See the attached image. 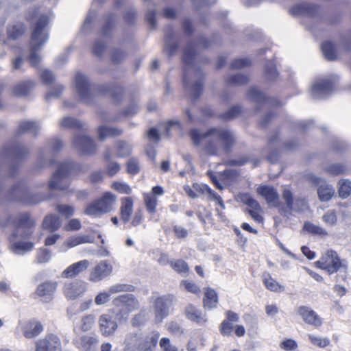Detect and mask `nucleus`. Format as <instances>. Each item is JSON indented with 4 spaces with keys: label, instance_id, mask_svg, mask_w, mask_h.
<instances>
[{
    "label": "nucleus",
    "instance_id": "1",
    "mask_svg": "<svg viewBox=\"0 0 351 351\" xmlns=\"http://www.w3.org/2000/svg\"><path fill=\"white\" fill-rule=\"evenodd\" d=\"M195 56V45L190 41L184 49L182 58L184 64L182 83L194 99L199 98L202 93L204 78L203 71L193 66Z\"/></svg>",
    "mask_w": 351,
    "mask_h": 351
},
{
    "label": "nucleus",
    "instance_id": "2",
    "mask_svg": "<svg viewBox=\"0 0 351 351\" xmlns=\"http://www.w3.org/2000/svg\"><path fill=\"white\" fill-rule=\"evenodd\" d=\"M49 21L50 16L49 14H41L32 27L30 53L28 60L32 66H37L40 63L41 58L37 51L49 40V33L47 26Z\"/></svg>",
    "mask_w": 351,
    "mask_h": 351
},
{
    "label": "nucleus",
    "instance_id": "3",
    "mask_svg": "<svg viewBox=\"0 0 351 351\" xmlns=\"http://www.w3.org/2000/svg\"><path fill=\"white\" fill-rule=\"evenodd\" d=\"M189 136L195 146L199 145L204 138L210 136H216L219 140L222 149L226 154L230 153L237 143L234 133L230 130L221 128H212L203 133L197 129H192L189 132Z\"/></svg>",
    "mask_w": 351,
    "mask_h": 351
},
{
    "label": "nucleus",
    "instance_id": "4",
    "mask_svg": "<svg viewBox=\"0 0 351 351\" xmlns=\"http://www.w3.org/2000/svg\"><path fill=\"white\" fill-rule=\"evenodd\" d=\"M73 171H81L82 166L71 160H66L58 165L57 171L53 174L49 184L50 189L66 190L69 184V176Z\"/></svg>",
    "mask_w": 351,
    "mask_h": 351
},
{
    "label": "nucleus",
    "instance_id": "5",
    "mask_svg": "<svg viewBox=\"0 0 351 351\" xmlns=\"http://www.w3.org/2000/svg\"><path fill=\"white\" fill-rule=\"evenodd\" d=\"M11 217L10 226L14 228V230L9 237L10 241H13L18 238L27 239L33 233L32 228L35 225V221L28 213H21L16 217Z\"/></svg>",
    "mask_w": 351,
    "mask_h": 351
},
{
    "label": "nucleus",
    "instance_id": "6",
    "mask_svg": "<svg viewBox=\"0 0 351 351\" xmlns=\"http://www.w3.org/2000/svg\"><path fill=\"white\" fill-rule=\"evenodd\" d=\"M9 199L23 203L25 205H34L44 201L45 197L40 193H32L22 183L14 186L10 191Z\"/></svg>",
    "mask_w": 351,
    "mask_h": 351
},
{
    "label": "nucleus",
    "instance_id": "7",
    "mask_svg": "<svg viewBox=\"0 0 351 351\" xmlns=\"http://www.w3.org/2000/svg\"><path fill=\"white\" fill-rule=\"evenodd\" d=\"M113 305L118 308L117 316L124 321L127 320L129 314L138 309L139 302L131 293H125L115 298L112 301Z\"/></svg>",
    "mask_w": 351,
    "mask_h": 351
},
{
    "label": "nucleus",
    "instance_id": "8",
    "mask_svg": "<svg viewBox=\"0 0 351 351\" xmlns=\"http://www.w3.org/2000/svg\"><path fill=\"white\" fill-rule=\"evenodd\" d=\"M116 202V197L110 192L105 193L102 197L90 203L84 213L87 215L97 217L107 213L112 210Z\"/></svg>",
    "mask_w": 351,
    "mask_h": 351
},
{
    "label": "nucleus",
    "instance_id": "9",
    "mask_svg": "<svg viewBox=\"0 0 351 351\" xmlns=\"http://www.w3.org/2000/svg\"><path fill=\"white\" fill-rule=\"evenodd\" d=\"M177 298L172 294H167L157 298L154 304L155 320L161 323L169 315Z\"/></svg>",
    "mask_w": 351,
    "mask_h": 351
},
{
    "label": "nucleus",
    "instance_id": "10",
    "mask_svg": "<svg viewBox=\"0 0 351 351\" xmlns=\"http://www.w3.org/2000/svg\"><path fill=\"white\" fill-rule=\"evenodd\" d=\"M75 86L81 101L90 104L93 99L94 88L90 84L88 77L82 73H77L75 78Z\"/></svg>",
    "mask_w": 351,
    "mask_h": 351
},
{
    "label": "nucleus",
    "instance_id": "11",
    "mask_svg": "<svg viewBox=\"0 0 351 351\" xmlns=\"http://www.w3.org/2000/svg\"><path fill=\"white\" fill-rule=\"evenodd\" d=\"M336 77L317 80L312 86V96L315 99H323L328 97L333 90Z\"/></svg>",
    "mask_w": 351,
    "mask_h": 351
},
{
    "label": "nucleus",
    "instance_id": "12",
    "mask_svg": "<svg viewBox=\"0 0 351 351\" xmlns=\"http://www.w3.org/2000/svg\"><path fill=\"white\" fill-rule=\"evenodd\" d=\"M317 267L326 270L329 274L337 272L343 267L336 252L328 251L325 256H322L315 263Z\"/></svg>",
    "mask_w": 351,
    "mask_h": 351
},
{
    "label": "nucleus",
    "instance_id": "13",
    "mask_svg": "<svg viewBox=\"0 0 351 351\" xmlns=\"http://www.w3.org/2000/svg\"><path fill=\"white\" fill-rule=\"evenodd\" d=\"M73 144L81 155L90 156L95 154L96 145L93 140L88 136L76 134L73 138Z\"/></svg>",
    "mask_w": 351,
    "mask_h": 351
},
{
    "label": "nucleus",
    "instance_id": "14",
    "mask_svg": "<svg viewBox=\"0 0 351 351\" xmlns=\"http://www.w3.org/2000/svg\"><path fill=\"white\" fill-rule=\"evenodd\" d=\"M35 351H62L60 339L54 334H49L36 341Z\"/></svg>",
    "mask_w": 351,
    "mask_h": 351
},
{
    "label": "nucleus",
    "instance_id": "15",
    "mask_svg": "<svg viewBox=\"0 0 351 351\" xmlns=\"http://www.w3.org/2000/svg\"><path fill=\"white\" fill-rule=\"evenodd\" d=\"M98 324L100 333L105 337L114 335L119 327L116 318L110 314L100 315Z\"/></svg>",
    "mask_w": 351,
    "mask_h": 351
},
{
    "label": "nucleus",
    "instance_id": "16",
    "mask_svg": "<svg viewBox=\"0 0 351 351\" xmlns=\"http://www.w3.org/2000/svg\"><path fill=\"white\" fill-rule=\"evenodd\" d=\"M134 290V287L128 284H116L111 286L108 292H101L95 298V302L97 305L104 304L109 301L112 294L119 292H131Z\"/></svg>",
    "mask_w": 351,
    "mask_h": 351
},
{
    "label": "nucleus",
    "instance_id": "17",
    "mask_svg": "<svg viewBox=\"0 0 351 351\" xmlns=\"http://www.w3.org/2000/svg\"><path fill=\"white\" fill-rule=\"evenodd\" d=\"M247 97L254 102L257 104L256 110H260V106L263 104L269 106H278L280 104L278 100L276 98L267 97L257 87H252L247 92Z\"/></svg>",
    "mask_w": 351,
    "mask_h": 351
},
{
    "label": "nucleus",
    "instance_id": "18",
    "mask_svg": "<svg viewBox=\"0 0 351 351\" xmlns=\"http://www.w3.org/2000/svg\"><path fill=\"white\" fill-rule=\"evenodd\" d=\"M57 282L46 281L40 284L36 290V295L44 303L50 302L53 298V294L57 289Z\"/></svg>",
    "mask_w": 351,
    "mask_h": 351
},
{
    "label": "nucleus",
    "instance_id": "19",
    "mask_svg": "<svg viewBox=\"0 0 351 351\" xmlns=\"http://www.w3.org/2000/svg\"><path fill=\"white\" fill-rule=\"evenodd\" d=\"M112 272V265L107 261H101L94 268H93L89 280L98 282L109 276Z\"/></svg>",
    "mask_w": 351,
    "mask_h": 351
},
{
    "label": "nucleus",
    "instance_id": "20",
    "mask_svg": "<svg viewBox=\"0 0 351 351\" xmlns=\"http://www.w3.org/2000/svg\"><path fill=\"white\" fill-rule=\"evenodd\" d=\"M297 314L302 318L305 323L316 328L322 324V318L309 306H299L297 309Z\"/></svg>",
    "mask_w": 351,
    "mask_h": 351
},
{
    "label": "nucleus",
    "instance_id": "21",
    "mask_svg": "<svg viewBox=\"0 0 351 351\" xmlns=\"http://www.w3.org/2000/svg\"><path fill=\"white\" fill-rule=\"evenodd\" d=\"M86 291V286L83 282L73 281L64 284L63 291L66 299L74 300L81 296Z\"/></svg>",
    "mask_w": 351,
    "mask_h": 351
},
{
    "label": "nucleus",
    "instance_id": "22",
    "mask_svg": "<svg viewBox=\"0 0 351 351\" xmlns=\"http://www.w3.org/2000/svg\"><path fill=\"white\" fill-rule=\"evenodd\" d=\"M178 48L179 41L177 38H176L173 27L168 25L165 29L164 51L171 57L176 54Z\"/></svg>",
    "mask_w": 351,
    "mask_h": 351
},
{
    "label": "nucleus",
    "instance_id": "23",
    "mask_svg": "<svg viewBox=\"0 0 351 351\" xmlns=\"http://www.w3.org/2000/svg\"><path fill=\"white\" fill-rule=\"evenodd\" d=\"M159 337L160 333L156 331H152L146 335L142 333L137 351H154Z\"/></svg>",
    "mask_w": 351,
    "mask_h": 351
},
{
    "label": "nucleus",
    "instance_id": "24",
    "mask_svg": "<svg viewBox=\"0 0 351 351\" xmlns=\"http://www.w3.org/2000/svg\"><path fill=\"white\" fill-rule=\"evenodd\" d=\"M257 193L265 199L269 206H279V195L274 187L267 185L261 186L257 189Z\"/></svg>",
    "mask_w": 351,
    "mask_h": 351
},
{
    "label": "nucleus",
    "instance_id": "25",
    "mask_svg": "<svg viewBox=\"0 0 351 351\" xmlns=\"http://www.w3.org/2000/svg\"><path fill=\"white\" fill-rule=\"evenodd\" d=\"M73 343L80 351H95L99 339L95 336L83 335L80 339H73Z\"/></svg>",
    "mask_w": 351,
    "mask_h": 351
},
{
    "label": "nucleus",
    "instance_id": "26",
    "mask_svg": "<svg viewBox=\"0 0 351 351\" xmlns=\"http://www.w3.org/2000/svg\"><path fill=\"white\" fill-rule=\"evenodd\" d=\"M90 265L88 260L84 259L66 267L62 273V277L74 278L87 269Z\"/></svg>",
    "mask_w": 351,
    "mask_h": 351
},
{
    "label": "nucleus",
    "instance_id": "27",
    "mask_svg": "<svg viewBox=\"0 0 351 351\" xmlns=\"http://www.w3.org/2000/svg\"><path fill=\"white\" fill-rule=\"evenodd\" d=\"M99 92L102 94H110L116 102L122 100L124 89L114 83H107L99 86Z\"/></svg>",
    "mask_w": 351,
    "mask_h": 351
},
{
    "label": "nucleus",
    "instance_id": "28",
    "mask_svg": "<svg viewBox=\"0 0 351 351\" xmlns=\"http://www.w3.org/2000/svg\"><path fill=\"white\" fill-rule=\"evenodd\" d=\"M318 12V6L307 3L295 5L290 9V13L293 16L306 15L313 16L316 15Z\"/></svg>",
    "mask_w": 351,
    "mask_h": 351
},
{
    "label": "nucleus",
    "instance_id": "29",
    "mask_svg": "<svg viewBox=\"0 0 351 351\" xmlns=\"http://www.w3.org/2000/svg\"><path fill=\"white\" fill-rule=\"evenodd\" d=\"M141 332H130L125 335L123 341V351H137L141 341Z\"/></svg>",
    "mask_w": 351,
    "mask_h": 351
},
{
    "label": "nucleus",
    "instance_id": "30",
    "mask_svg": "<svg viewBox=\"0 0 351 351\" xmlns=\"http://www.w3.org/2000/svg\"><path fill=\"white\" fill-rule=\"evenodd\" d=\"M23 335L27 339H32L39 335L43 330V324L38 321L29 322L22 328Z\"/></svg>",
    "mask_w": 351,
    "mask_h": 351
},
{
    "label": "nucleus",
    "instance_id": "31",
    "mask_svg": "<svg viewBox=\"0 0 351 351\" xmlns=\"http://www.w3.org/2000/svg\"><path fill=\"white\" fill-rule=\"evenodd\" d=\"M184 314L188 319L197 324H204L207 321L206 315L191 304L186 306Z\"/></svg>",
    "mask_w": 351,
    "mask_h": 351
},
{
    "label": "nucleus",
    "instance_id": "32",
    "mask_svg": "<svg viewBox=\"0 0 351 351\" xmlns=\"http://www.w3.org/2000/svg\"><path fill=\"white\" fill-rule=\"evenodd\" d=\"M40 129V123L37 121H23L21 122L17 130V135L29 133L34 136L38 134Z\"/></svg>",
    "mask_w": 351,
    "mask_h": 351
},
{
    "label": "nucleus",
    "instance_id": "33",
    "mask_svg": "<svg viewBox=\"0 0 351 351\" xmlns=\"http://www.w3.org/2000/svg\"><path fill=\"white\" fill-rule=\"evenodd\" d=\"M206 140L204 145V150L206 153L210 156H217L219 154L222 146L219 140L216 136H210L202 140Z\"/></svg>",
    "mask_w": 351,
    "mask_h": 351
},
{
    "label": "nucleus",
    "instance_id": "34",
    "mask_svg": "<svg viewBox=\"0 0 351 351\" xmlns=\"http://www.w3.org/2000/svg\"><path fill=\"white\" fill-rule=\"evenodd\" d=\"M262 281L265 287L270 291L280 293L285 291V287L272 278L269 272L265 271L263 274Z\"/></svg>",
    "mask_w": 351,
    "mask_h": 351
},
{
    "label": "nucleus",
    "instance_id": "35",
    "mask_svg": "<svg viewBox=\"0 0 351 351\" xmlns=\"http://www.w3.org/2000/svg\"><path fill=\"white\" fill-rule=\"evenodd\" d=\"M42 226L44 230L53 232L61 227L60 219L56 215L49 214L44 218Z\"/></svg>",
    "mask_w": 351,
    "mask_h": 351
},
{
    "label": "nucleus",
    "instance_id": "36",
    "mask_svg": "<svg viewBox=\"0 0 351 351\" xmlns=\"http://www.w3.org/2000/svg\"><path fill=\"white\" fill-rule=\"evenodd\" d=\"M218 304V295L215 290L207 288L203 299V306L206 309L211 310L217 307Z\"/></svg>",
    "mask_w": 351,
    "mask_h": 351
},
{
    "label": "nucleus",
    "instance_id": "37",
    "mask_svg": "<svg viewBox=\"0 0 351 351\" xmlns=\"http://www.w3.org/2000/svg\"><path fill=\"white\" fill-rule=\"evenodd\" d=\"M133 210V200L130 197H123L121 199V219L125 223L130 221Z\"/></svg>",
    "mask_w": 351,
    "mask_h": 351
},
{
    "label": "nucleus",
    "instance_id": "38",
    "mask_svg": "<svg viewBox=\"0 0 351 351\" xmlns=\"http://www.w3.org/2000/svg\"><path fill=\"white\" fill-rule=\"evenodd\" d=\"M35 86L32 80L23 81L15 85L13 88V93L18 97L27 96Z\"/></svg>",
    "mask_w": 351,
    "mask_h": 351
},
{
    "label": "nucleus",
    "instance_id": "39",
    "mask_svg": "<svg viewBox=\"0 0 351 351\" xmlns=\"http://www.w3.org/2000/svg\"><path fill=\"white\" fill-rule=\"evenodd\" d=\"M99 138L104 141L107 137H116L123 134V130L118 128L101 125L97 129Z\"/></svg>",
    "mask_w": 351,
    "mask_h": 351
},
{
    "label": "nucleus",
    "instance_id": "40",
    "mask_svg": "<svg viewBox=\"0 0 351 351\" xmlns=\"http://www.w3.org/2000/svg\"><path fill=\"white\" fill-rule=\"evenodd\" d=\"M116 156L119 158L130 156L132 152V145L125 141H117L114 143Z\"/></svg>",
    "mask_w": 351,
    "mask_h": 351
},
{
    "label": "nucleus",
    "instance_id": "41",
    "mask_svg": "<svg viewBox=\"0 0 351 351\" xmlns=\"http://www.w3.org/2000/svg\"><path fill=\"white\" fill-rule=\"evenodd\" d=\"M317 194L322 202H328L334 196L335 189L332 185L322 183L318 186Z\"/></svg>",
    "mask_w": 351,
    "mask_h": 351
},
{
    "label": "nucleus",
    "instance_id": "42",
    "mask_svg": "<svg viewBox=\"0 0 351 351\" xmlns=\"http://www.w3.org/2000/svg\"><path fill=\"white\" fill-rule=\"evenodd\" d=\"M104 158L109 163L106 167V171L109 176L112 177L116 175L121 169L120 165L117 162H110L112 158V153L110 147H107L104 154Z\"/></svg>",
    "mask_w": 351,
    "mask_h": 351
},
{
    "label": "nucleus",
    "instance_id": "43",
    "mask_svg": "<svg viewBox=\"0 0 351 351\" xmlns=\"http://www.w3.org/2000/svg\"><path fill=\"white\" fill-rule=\"evenodd\" d=\"M26 27L23 23H17L7 27L8 38L12 40H17L23 35Z\"/></svg>",
    "mask_w": 351,
    "mask_h": 351
},
{
    "label": "nucleus",
    "instance_id": "44",
    "mask_svg": "<svg viewBox=\"0 0 351 351\" xmlns=\"http://www.w3.org/2000/svg\"><path fill=\"white\" fill-rule=\"evenodd\" d=\"M11 250L15 254H23L26 252L31 251L34 248V243L29 241H18L15 240L10 241Z\"/></svg>",
    "mask_w": 351,
    "mask_h": 351
},
{
    "label": "nucleus",
    "instance_id": "45",
    "mask_svg": "<svg viewBox=\"0 0 351 351\" xmlns=\"http://www.w3.org/2000/svg\"><path fill=\"white\" fill-rule=\"evenodd\" d=\"M193 187L197 191H199V193H200L208 194V199L211 201H215V202H217L221 198V197L220 195H219L217 193H216L213 190H212L206 184H194Z\"/></svg>",
    "mask_w": 351,
    "mask_h": 351
},
{
    "label": "nucleus",
    "instance_id": "46",
    "mask_svg": "<svg viewBox=\"0 0 351 351\" xmlns=\"http://www.w3.org/2000/svg\"><path fill=\"white\" fill-rule=\"evenodd\" d=\"M115 16L110 14L107 16L105 23L101 29V34L106 38H110L112 36V32L114 27Z\"/></svg>",
    "mask_w": 351,
    "mask_h": 351
},
{
    "label": "nucleus",
    "instance_id": "47",
    "mask_svg": "<svg viewBox=\"0 0 351 351\" xmlns=\"http://www.w3.org/2000/svg\"><path fill=\"white\" fill-rule=\"evenodd\" d=\"M339 195L342 199L348 198L351 194V181L348 179H341L339 181Z\"/></svg>",
    "mask_w": 351,
    "mask_h": 351
},
{
    "label": "nucleus",
    "instance_id": "48",
    "mask_svg": "<svg viewBox=\"0 0 351 351\" xmlns=\"http://www.w3.org/2000/svg\"><path fill=\"white\" fill-rule=\"evenodd\" d=\"M228 85L241 86L249 82V77L246 75L238 73L228 77L226 80Z\"/></svg>",
    "mask_w": 351,
    "mask_h": 351
},
{
    "label": "nucleus",
    "instance_id": "49",
    "mask_svg": "<svg viewBox=\"0 0 351 351\" xmlns=\"http://www.w3.org/2000/svg\"><path fill=\"white\" fill-rule=\"evenodd\" d=\"M92 239L88 235H79L70 237L65 243L69 247H74L83 243H92Z\"/></svg>",
    "mask_w": 351,
    "mask_h": 351
},
{
    "label": "nucleus",
    "instance_id": "50",
    "mask_svg": "<svg viewBox=\"0 0 351 351\" xmlns=\"http://www.w3.org/2000/svg\"><path fill=\"white\" fill-rule=\"evenodd\" d=\"M321 49L324 57L328 60H334L336 58V51L335 45L329 41L324 42Z\"/></svg>",
    "mask_w": 351,
    "mask_h": 351
},
{
    "label": "nucleus",
    "instance_id": "51",
    "mask_svg": "<svg viewBox=\"0 0 351 351\" xmlns=\"http://www.w3.org/2000/svg\"><path fill=\"white\" fill-rule=\"evenodd\" d=\"M84 126L83 122L71 117H66L60 122L61 128L80 129Z\"/></svg>",
    "mask_w": 351,
    "mask_h": 351
},
{
    "label": "nucleus",
    "instance_id": "52",
    "mask_svg": "<svg viewBox=\"0 0 351 351\" xmlns=\"http://www.w3.org/2000/svg\"><path fill=\"white\" fill-rule=\"evenodd\" d=\"M303 228L313 235L326 236L328 234L325 229L311 222H305Z\"/></svg>",
    "mask_w": 351,
    "mask_h": 351
},
{
    "label": "nucleus",
    "instance_id": "53",
    "mask_svg": "<svg viewBox=\"0 0 351 351\" xmlns=\"http://www.w3.org/2000/svg\"><path fill=\"white\" fill-rule=\"evenodd\" d=\"M127 52L120 48H114L110 53L111 62L113 64H118L125 60Z\"/></svg>",
    "mask_w": 351,
    "mask_h": 351
},
{
    "label": "nucleus",
    "instance_id": "54",
    "mask_svg": "<svg viewBox=\"0 0 351 351\" xmlns=\"http://www.w3.org/2000/svg\"><path fill=\"white\" fill-rule=\"evenodd\" d=\"M264 74L268 80H273L277 77L278 73L276 71V65L273 61L269 60L265 64Z\"/></svg>",
    "mask_w": 351,
    "mask_h": 351
},
{
    "label": "nucleus",
    "instance_id": "55",
    "mask_svg": "<svg viewBox=\"0 0 351 351\" xmlns=\"http://www.w3.org/2000/svg\"><path fill=\"white\" fill-rule=\"evenodd\" d=\"M95 322V316L94 315L89 314L84 316L81 319L80 328L84 332L88 331L92 328Z\"/></svg>",
    "mask_w": 351,
    "mask_h": 351
},
{
    "label": "nucleus",
    "instance_id": "56",
    "mask_svg": "<svg viewBox=\"0 0 351 351\" xmlns=\"http://www.w3.org/2000/svg\"><path fill=\"white\" fill-rule=\"evenodd\" d=\"M106 48V43L102 39H97L93 46L92 53L94 56L101 58Z\"/></svg>",
    "mask_w": 351,
    "mask_h": 351
},
{
    "label": "nucleus",
    "instance_id": "57",
    "mask_svg": "<svg viewBox=\"0 0 351 351\" xmlns=\"http://www.w3.org/2000/svg\"><path fill=\"white\" fill-rule=\"evenodd\" d=\"M144 201L147 211L151 214H154L156 211L157 199L150 194H145Z\"/></svg>",
    "mask_w": 351,
    "mask_h": 351
},
{
    "label": "nucleus",
    "instance_id": "58",
    "mask_svg": "<svg viewBox=\"0 0 351 351\" xmlns=\"http://www.w3.org/2000/svg\"><path fill=\"white\" fill-rule=\"evenodd\" d=\"M326 171L332 176H337L346 173L348 171V168L346 165L342 164H332L326 169Z\"/></svg>",
    "mask_w": 351,
    "mask_h": 351
},
{
    "label": "nucleus",
    "instance_id": "59",
    "mask_svg": "<svg viewBox=\"0 0 351 351\" xmlns=\"http://www.w3.org/2000/svg\"><path fill=\"white\" fill-rule=\"evenodd\" d=\"M241 112V107L239 105L230 108L227 112L221 114L220 117L223 120H231L239 115Z\"/></svg>",
    "mask_w": 351,
    "mask_h": 351
},
{
    "label": "nucleus",
    "instance_id": "60",
    "mask_svg": "<svg viewBox=\"0 0 351 351\" xmlns=\"http://www.w3.org/2000/svg\"><path fill=\"white\" fill-rule=\"evenodd\" d=\"M171 267L178 273L186 274L189 271V267L187 263L181 259L172 261Z\"/></svg>",
    "mask_w": 351,
    "mask_h": 351
},
{
    "label": "nucleus",
    "instance_id": "61",
    "mask_svg": "<svg viewBox=\"0 0 351 351\" xmlns=\"http://www.w3.org/2000/svg\"><path fill=\"white\" fill-rule=\"evenodd\" d=\"M308 336L310 341L313 345L317 346L319 348H324L330 344V340L328 338H322L311 334H309Z\"/></svg>",
    "mask_w": 351,
    "mask_h": 351
},
{
    "label": "nucleus",
    "instance_id": "62",
    "mask_svg": "<svg viewBox=\"0 0 351 351\" xmlns=\"http://www.w3.org/2000/svg\"><path fill=\"white\" fill-rule=\"evenodd\" d=\"M56 210L66 218H69L73 215L75 208L73 206L66 204H58L56 206Z\"/></svg>",
    "mask_w": 351,
    "mask_h": 351
},
{
    "label": "nucleus",
    "instance_id": "63",
    "mask_svg": "<svg viewBox=\"0 0 351 351\" xmlns=\"http://www.w3.org/2000/svg\"><path fill=\"white\" fill-rule=\"evenodd\" d=\"M147 319V313L145 310H141L131 320L133 326H140L145 323Z\"/></svg>",
    "mask_w": 351,
    "mask_h": 351
},
{
    "label": "nucleus",
    "instance_id": "64",
    "mask_svg": "<svg viewBox=\"0 0 351 351\" xmlns=\"http://www.w3.org/2000/svg\"><path fill=\"white\" fill-rule=\"evenodd\" d=\"M51 256V251L46 248H41L38 250L36 255V260L38 263H47Z\"/></svg>",
    "mask_w": 351,
    "mask_h": 351
}]
</instances>
